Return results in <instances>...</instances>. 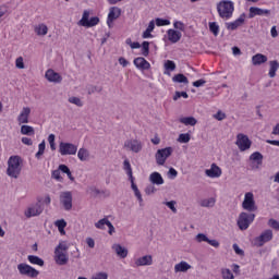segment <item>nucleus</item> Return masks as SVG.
I'll return each instance as SVG.
<instances>
[{"instance_id": "f257e3e1", "label": "nucleus", "mask_w": 279, "mask_h": 279, "mask_svg": "<svg viewBox=\"0 0 279 279\" xmlns=\"http://www.w3.org/2000/svg\"><path fill=\"white\" fill-rule=\"evenodd\" d=\"M69 242L61 241L54 248V263L63 266L69 263Z\"/></svg>"}, {"instance_id": "f03ea898", "label": "nucleus", "mask_w": 279, "mask_h": 279, "mask_svg": "<svg viewBox=\"0 0 279 279\" xmlns=\"http://www.w3.org/2000/svg\"><path fill=\"white\" fill-rule=\"evenodd\" d=\"M22 162L23 159L21 158V156H11L8 160L7 175H9V178H14V180H17L19 175H21Z\"/></svg>"}, {"instance_id": "7ed1b4c3", "label": "nucleus", "mask_w": 279, "mask_h": 279, "mask_svg": "<svg viewBox=\"0 0 279 279\" xmlns=\"http://www.w3.org/2000/svg\"><path fill=\"white\" fill-rule=\"evenodd\" d=\"M217 10L220 19H232V14H234V2L222 0L217 4Z\"/></svg>"}, {"instance_id": "20e7f679", "label": "nucleus", "mask_w": 279, "mask_h": 279, "mask_svg": "<svg viewBox=\"0 0 279 279\" xmlns=\"http://www.w3.org/2000/svg\"><path fill=\"white\" fill-rule=\"evenodd\" d=\"M254 219H256V215L252 211H242L238 218V227L241 230H247V228H250V226L254 222Z\"/></svg>"}, {"instance_id": "39448f33", "label": "nucleus", "mask_w": 279, "mask_h": 279, "mask_svg": "<svg viewBox=\"0 0 279 279\" xmlns=\"http://www.w3.org/2000/svg\"><path fill=\"white\" fill-rule=\"evenodd\" d=\"M44 210L45 207L43 206V203L38 201L37 203L31 204L26 208V210L24 211V216L26 217V219H32V217H40Z\"/></svg>"}, {"instance_id": "423d86ee", "label": "nucleus", "mask_w": 279, "mask_h": 279, "mask_svg": "<svg viewBox=\"0 0 279 279\" xmlns=\"http://www.w3.org/2000/svg\"><path fill=\"white\" fill-rule=\"evenodd\" d=\"M17 270L21 276H26L27 278H38V276L40 275V271L26 263L19 264Z\"/></svg>"}, {"instance_id": "0eeeda50", "label": "nucleus", "mask_w": 279, "mask_h": 279, "mask_svg": "<svg viewBox=\"0 0 279 279\" xmlns=\"http://www.w3.org/2000/svg\"><path fill=\"white\" fill-rule=\"evenodd\" d=\"M242 208L243 210H247V213H256V210H258V206H256V201H254V193H245L244 201L242 202Z\"/></svg>"}, {"instance_id": "6e6552de", "label": "nucleus", "mask_w": 279, "mask_h": 279, "mask_svg": "<svg viewBox=\"0 0 279 279\" xmlns=\"http://www.w3.org/2000/svg\"><path fill=\"white\" fill-rule=\"evenodd\" d=\"M235 145L240 151H247V149L252 147V140H250L247 135L239 133L236 135Z\"/></svg>"}, {"instance_id": "1a4fd4ad", "label": "nucleus", "mask_w": 279, "mask_h": 279, "mask_svg": "<svg viewBox=\"0 0 279 279\" xmlns=\"http://www.w3.org/2000/svg\"><path fill=\"white\" fill-rule=\"evenodd\" d=\"M171 154H173V147L158 149L155 155L157 165H159V167H162V165L167 162V158H169Z\"/></svg>"}, {"instance_id": "9d476101", "label": "nucleus", "mask_w": 279, "mask_h": 279, "mask_svg": "<svg viewBox=\"0 0 279 279\" xmlns=\"http://www.w3.org/2000/svg\"><path fill=\"white\" fill-rule=\"evenodd\" d=\"M59 154H61V156H75L77 154V146L75 144L61 142L59 144Z\"/></svg>"}, {"instance_id": "9b49d317", "label": "nucleus", "mask_w": 279, "mask_h": 279, "mask_svg": "<svg viewBox=\"0 0 279 279\" xmlns=\"http://www.w3.org/2000/svg\"><path fill=\"white\" fill-rule=\"evenodd\" d=\"M124 148L133 154H140L143 150V143L138 140H128L124 142Z\"/></svg>"}, {"instance_id": "f8f14e48", "label": "nucleus", "mask_w": 279, "mask_h": 279, "mask_svg": "<svg viewBox=\"0 0 279 279\" xmlns=\"http://www.w3.org/2000/svg\"><path fill=\"white\" fill-rule=\"evenodd\" d=\"M60 203L64 210H71L73 208V194L71 192H61Z\"/></svg>"}, {"instance_id": "ddd939ff", "label": "nucleus", "mask_w": 279, "mask_h": 279, "mask_svg": "<svg viewBox=\"0 0 279 279\" xmlns=\"http://www.w3.org/2000/svg\"><path fill=\"white\" fill-rule=\"evenodd\" d=\"M45 78L52 84H62V75L54 72L53 69H48L45 73Z\"/></svg>"}, {"instance_id": "4468645a", "label": "nucleus", "mask_w": 279, "mask_h": 279, "mask_svg": "<svg viewBox=\"0 0 279 279\" xmlns=\"http://www.w3.org/2000/svg\"><path fill=\"white\" fill-rule=\"evenodd\" d=\"M274 239V231L271 229L265 230L259 236L256 238L259 247H263L265 243H269Z\"/></svg>"}, {"instance_id": "2eb2a0df", "label": "nucleus", "mask_w": 279, "mask_h": 279, "mask_svg": "<svg viewBox=\"0 0 279 279\" xmlns=\"http://www.w3.org/2000/svg\"><path fill=\"white\" fill-rule=\"evenodd\" d=\"M119 16H121V9H119V7H111L107 19L108 26L112 27V23H114Z\"/></svg>"}, {"instance_id": "dca6fc26", "label": "nucleus", "mask_w": 279, "mask_h": 279, "mask_svg": "<svg viewBox=\"0 0 279 279\" xmlns=\"http://www.w3.org/2000/svg\"><path fill=\"white\" fill-rule=\"evenodd\" d=\"M271 14L270 10L260 9L258 7H251L248 9V19H254V16H265Z\"/></svg>"}, {"instance_id": "f3484780", "label": "nucleus", "mask_w": 279, "mask_h": 279, "mask_svg": "<svg viewBox=\"0 0 279 279\" xmlns=\"http://www.w3.org/2000/svg\"><path fill=\"white\" fill-rule=\"evenodd\" d=\"M133 63L136 69H140V71H149V69H151V64L143 57L135 58Z\"/></svg>"}, {"instance_id": "a211bd4d", "label": "nucleus", "mask_w": 279, "mask_h": 279, "mask_svg": "<svg viewBox=\"0 0 279 279\" xmlns=\"http://www.w3.org/2000/svg\"><path fill=\"white\" fill-rule=\"evenodd\" d=\"M137 267H149L154 265V257L151 255H144L135 260Z\"/></svg>"}, {"instance_id": "6ab92c4d", "label": "nucleus", "mask_w": 279, "mask_h": 279, "mask_svg": "<svg viewBox=\"0 0 279 279\" xmlns=\"http://www.w3.org/2000/svg\"><path fill=\"white\" fill-rule=\"evenodd\" d=\"M221 168L217 163H211L210 169L205 170L207 178H221Z\"/></svg>"}, {"instance_id": "aec40b11", "label": "nucleus", "mask_w": 279, "mask_h": 279, "mask_svg": "<svg viewBox=\"0 0 279 279\" xmlns=\"http://www.w3.org/2000/svg\"><path fill=\"white\" fill-rule=\"evenodd\" d=\"M245 23V13H242L238 20L231 23H227V29H231V32H234V29H239L241 25Z\"/></svg>"}, {"instance_id": "412c9836", "label": "nucleus", "mask_w": 279, "mask_h": 279, "mask_svg": "<svg viewBox=\"0 0 279 279\" xmlns=\"http://www.w3.org/2000/svg\"><path fill=\"white\" fill-rule=\"evenodd\" d=\"M167 34H168V40L172 44L180 43L182 38V33L173 28L168 29Z\"/></svg>"}, {"instance_id": "4be33fe9", "label": "nucleus", "mask_w": 279, "mask_h": 279, "mask_svg": "<svg viewBox=\"0 0 279 279\" xmlns=\"http://www.w3.org/2000/svg\"><path fill=\"white\" fill-rule=\"evenodd\" d=\"M29 114H32V109L29 107H24L17 117L19 123H29Z\"/></svg>"}, {"instance_id": "5701e85b", "label": "nucleus", "mask_w": 279, "mask_h": 279, "mask_svg": "<svg viewBox=\"0 0 279 279\" xmlns=\"http://www.w3.org/2000/svg\"><path fill=\"white\" fill-rule=\"evenodd\" d=\"M267 62V56L263 53H256L252 57L253 66H260V64H265Z\"/></svg>"}, {"instance_id": "b1692460", "label": "nucleus", "mask_w": 279, "mask_h": 279, "mask_svg": "<svg viewBox=\"0 0 279 279\" xmlns=\"http://www.w3.org/2000/svg\"><path fill=\"white\" fill-rule=\"evenodd\" d=\"M149 182L156 184V186H160L165 184V179H162V174H160L159 172H153L149 175Z\"/></svg>"}, {"instance_id": "393cba45", "label": "nucleus", "mask_w": 279, "mask_h": 279, "mask_svg": "<svg viewBox=\"0 0 279 279\" xmlns=\"http://www.w3.org/2000/svg\"><path fill=\"white\" fill-rule=\"evenodd\" d=\"M112 250H114L117 256L120 258H128V248L123 247L121 244H113Z\"/></svg>"}, {"instance_id": "a878e982", "label": "nucleus", "mask_w": 279, "mask_h": 279, "mask_svg": "<svg viewBox=\"0 0 279 279\" xmlns=\"http://www.w3.org/2000/svg\"><path fill=\"white\" fill-rule=\"evenodd\" d=\"M77 158L81 160V162H86L90 160V151L86 148H80L77 151Z\"/></svg>"}, {"instance_id": "bb28decb", "label": "nucleus", "mask_w": 279, "mask_h": 279, "mask_svg": "<svg viewBox=\"0 0 279 279\" xmlns=\"http://www.w3.org/2000/svg\"><path fill=\"white\" fill-rule=\"evenodd\" d=\"M34 32L38 36H47V34L49 32V27H47L45 23H41V24L34 26Z\"/></svg>"}, {"instance_id": "cd10ccee", "label": "nucleus", "mask_w": 279, "mask_h": 279, "mask_svg": "<svg viewBox=\"0 0 279 279\" xmlns=\"http://www.w3.org/2000/svg\"><path fill=\"white\" fill-rule=\"evenodd\" d=\"M191 264L186 263V262H181L179 264H175L174 266V271L175 274L182 272L185 274V271H189V269H191Z\"/></svg>"}, {"instance_id": "c85d7f7f", "label": "nucleus", "mask_w": 279, "mask_h": 279, "mask_svg": "<svg viewBox=\"0 0 279 279\" xmlns=\"http://www.w3.org/2000/svg\"><path fill=\"white\" fill-rule=\"evenodd\" d=\"M27 260L28 263H31V265H38V267H45V260L36 255H28Z\"/></svg>"}, {"instance_id": "c756f323", "label": "nucleus", "mask_w": 279, "mask_h": 279, "mask_svg": "<svg viewBox=\"0 0 279 279\" xmlns=\"http://www.w3.org/2000/svg\"><path fill=\"white\" fill-rule=\"evenodd\" d=\"M131 189L134 192L137 202H140V206H143V194H141V190H138V186L136 185V183H134V180L131 181Z\"/></svg>"}, {"instance_id": "7c9ffc66", "label": "nucleus", "mask_w": 279, "mask_h": 279, "mask_svg": "<svg viewBox=\"0 0 279 279\" xmlns=\"http://www.w3.org/2000/svg\"><path fill=\"white\" fill-rule=\"evenodd\" d=\"M269 66H270L268 72L269 77H276V72L279 69L278 60L269 61Z\"/></svg>"}, {"instance_id": "2f4dec72", "label": "nucleus", "mask_w": 279, "mask_h": 279, "mask_svg": "<svg viewBox=\"0 0 279 279\" xmlns=\"http://www.w3.org/2000/svg\"><path fill=\"white\" fill-rule=\"evenodd\" d=\"M179 121L183 124V125H197V119H195V117H183L180 118Z\"/></svg>"}, {"instance_id": "473e14b6", "label": "nucleus", "mask_w": 279, "mask_h": 279, "mask_svg": "<svg viewBox=\"0 0 279 279\" xmlns=\"http://www.w3.org/2000/svg\"><path fill=\"white\" fill-rule=\"evenodd\" d=\"M123 169L126 171V175L129 177L130 182L134 181V175L132 173V165H130V160L125 159L123 161Z\"/></svg>"}, {"instance_id": "72a5a7b5", "label": "nucleus", "mask_w": 279, "mask_h": 279, "mask_svg": "<svg viewBox=\"0 0 279 279\" xmlns=\"http://www.w3.org/2000/svg\"><path fill=\"white\" fill-rule=\"evenodd\" d=\"M59 171H61L62 173H65L69 180H71V182H75V177H73V174L71 173V169L69 168V166L59 165Z\"/></svg>"}, {"instance_id": "f704fd0d", "label": "nucleus", "mask_w": 279, "mask_h": 279, "mask_svg": "<svg viewBox=\"0 0 279 279\" xmlns=\"http://www.w3.org/2000/svg\"><path fill=\"white\" fill-rule=\"evenodd\" d=\"M172 82L175 84H189V78L184 74H177L172 77Z\"/></svg>"}, {"instance_id": "c9c22d12", "label": "nucleus", "mask_w": 279, "mask_h": 279, "mask_svg": "<svg viewBox=\"0 0 279 279\" xmlns=\"http://www.w3.org/2000/svg\"><path fill=\"white\" fill-rule=\"evenodd\" d=\"M215 198L210 197V198H205L203 201H201L199 205L202 206V208H213L215 206Z\"/></svg>"}, {"instance_id": "e433bc0d", "label": "nucleus", "mask_w": 279, "mask_h": 279, "mask_svg": "<svg viewBox=\"0 0 279 279\" xmlns=\"http://www.w3.org/2000/svg\"><path fill=\"white\" fill-rule=\"evenodd\" d=\"M250 160L257 162V165H263V154H260V151H255L250 156Z\"/></svg>"}, {"instance_id": "4c0bfd02", "label": "nucleus", "mask_w": 279, "mask_h": 279, "mask_svg": "<svg viewBox=\"0 0 279 279\" xmlns=\"http://www.w3.org/2000/svg\"><path fill=\"white\" fill-rule=\"evenodd\" d=\"M21 134H24L25 136H34L35 131L31 125H22L21 126Z\"/></svg>"}, {"instance_id": "58836bf2", "label": "nucleus", "mask_w": 279, "mask_h": 279, "mask_svg": "<svg viewBox=\"0 0 279 279\" xmlns=\"http://www.w3.org/2000/svg\"><path fill=\"white\" fill-rule=\"evenodd\" d=\"M90 17V12L84 11L82 19L78 21L77 25H81V27H86L88 24V19Z\"/></svg>"}, {"instance_id": "ea45409f", "label": "nucleus", "mask_w": 279, "mask_h": 279, "mask_svg": "<svg viewBox=\"0 0 279 279\" xmlns=\"http://www.w3.org/2000/svg\"><path fill=\"white\" fill-rule=\"evenodd\" d=\"M109 221L110 220L108 218H102L95 223V228H97L98 230H106L105 226H108Z\"/></svg>"}, {"instance_id": "a19ab883", "label": "nucleus", "mask_w": 279, "mask_h": 279, "mask_svg": "<svg viewBox=\"0 0 279 279\" xmlns=\"http://www.w3.org/2000/svg\"><path fill=\"white\" fill-rule=\"evenodd\" d=\"M45 149H46V144L45 141H43L39 145H38V151L35 155V158H37V160H40V158L43 157V155L45 154Z\"/></svg>"}, {"instance_id": "79ce46f5", "label": "nucleus", "mask_w": 279, "mask_h": 279, "mask_svg": "<svg viewBox=\"0 0 279 279\" xmlns=\"http://www.w3.org/2000/svg\"><path fill=\"white\" fill-rule=\"evenodd\" d=\"M222 279H234V275L230 268H222L221 269Z\"/></svg>"}, {"instance_id": "37998d69", "label": "nucleus", "mask_w": 279, "mask_h": 279, "mask_svg": "<svg viewBox=\"0 0 279 279\" xmlns=\"http://www.w3.org/2000/svg\"><path fill=\"white\" fill-rule=\"evenodd\" d=\"M209 32H211L214 36H219V25L217 24V22L209 23Z\"/></svg>"}, {"instance_id": "c03bdc74", "label": "nucleus", "mask_w": 279, "mask_h": 279, "mask_svg": "<svg viewBox=\"0 0 279 279\" xmlns=\"http://www.w3.org/2000/svg\"><path fill=\"white\" fill-rule=\"evenodd\" d=\"M69 102L74 104V106H77L78 108H82V106H84V102L82 101V99H80V97H75V96L70 97Z\"/></svg>"}, {"instance_id": "a18cd8bd", "label": "nucleus", "mask_w": 279, "mask_h": 279, "mask_svg": "<svg viewBox=\"0 0 279 279\" xmlns=\"http://www.w3.org/2000/svg\"><path fill=\"white\" fill-rule=\"evenodd\" d=\"M142 56H144V58H147V56H149V41H143Z\"/></svg>"}, {"instance_id": "49530a36", "label": "nucleus", "mask_w": 279, "mask_h": 279, "mask_svg": "<svg viewBox=\"0 0 279 279\" xmlns=\"http://www.w3.org/2000/svg\"><path fill=\"white\" fill-rule=\"evenodd\" d=\"M155 23L157 27H165V25H171V22L169 20L157 17L155 20Z\"/></svg>"}, {"instance_id": "de8ad7c7", "label": "nucleus", "mask_w": 279, "mask_h": 279, "mask_svg": "<svg viewBox=\"0 0 279 279\" xmlns=\"http://www.w3.org/2000/svg\"><path fill=\"white\" fill-rule=\"evenodd\" d=\"M181 97H183V99H189V94L186 92H175L173 95V101H178Z\"/></svg>"}, {"instance_id": "09e8293b", "label": "nucleus", "mask_w": 279, "mask_h": 279, "mask_svg": "<svg viewBox=\"0 0 279 279\" xmlns=\"http://www.w3.org/2000/svg\"><path fill=\"white\" fill-rule=\"evenodd\" d=\"M179 143H189L191 141V134L189 133H181L178 138Z\"/></svg>"}, {"instance_id": "8fccbe9b", "label": "nucleus", "mask_w": 279, "mask_h": 279, "mask_svg": "<svg viewBox=\"0 0 279 279\" xmlns=\"http://www.w3.org/2000/svg\"><path fill=\"white\" fill-rule=\"evenodd\" d=\"M60 171H62V170H60V168H58L57 170H53L51 173V178L53 180H57L58 182H62V180H63L62 175L60 174Z\"/></svg>"}, {"instance_id": "3c124183", "label": "nucleus", "mask_w": 279, "mask_h": 279, "mask_svg": "<svg viewBox=\"0 0 279 279\" xmlns=\"http://www.w3.org/2000/svg\"><path fill=\"white\" fill-rule=\"evenodd\" d=\"M95 25H99V19L97 16L90 17L85 27H95Z\"/></svg>"}, {"instance_id": "603ef678", "label": "nucleus", "mask_w": 279, "mask_h": 279, "mask_svg": "<svg viewBox=\"0 0 279 279\" xmlns=\"http://www.w3.org/2000/svg\"><path fill=\"white\" fill-rule=\"evenodd\" d=\"M268 226H269V228H272V230L279 231V221L278 220L270 218L268 220Z\"/></svg>"}, {"instance_id": "864d4df0", "label": "nucleus", "mask_w": 279, "mask_h": 279, "mask_svg": "<svg viewBox=\"0 0 279 279\" xmlns=\"http://www.w3.org/2000/svg\"><path fill=\"white\" fill-rule=\"evenodd\" d=\"M165 206H168L172 213H178V208H175V204H178L175 201L165 202Z\"/></svg>"}, {"instance_id": "5fc2aeb1", "label": "nucleus", "mask_w": 279, "mask_h": 279, "mask_svg": "<svg viewBox=\"0 0 279 279\" xmlns=\"http://www.w3.org/2000/svg\"><path fill=\"white\" fill-rule=\"evenodd\" d=\"M196 241L197 243H208V235L207 234H204V233H198L196 235Z\"/></svg>"}, {"instance_id": "6e6d98bb", "label": "nucleus", "mask_w": 279, "mask_h": 279, "mask_svg": "<svg viewBox=\"0 0 279 279\" xmlns=\"http://www.w3.org/2000/svg\"><path fill=\"white\" fill-rule=\"evenodd\" d=\"M166 71H175V62L168 60L165 63Z\"/></svg>"}, {"instance_id": "4d7b16f0", "label": "nucleus", "mask_w": 279, "mask_h": 279, "mask_svg": "<svg viewBox=\"0 0 279 279\" xmlns=\"http://www.w3.org/2000/svg\"><path fill=\"white\" fill-rule=\"evenodd\" d=\"M104 90V87L101 86H90L88 88V95H94V93H101Z\"/></svg>"}, {"instance_id": "13d9d810", "label": "nucleus", "mask_w": 279, "mask_h": 279, "mask_svg": "<svg viewBox=\"0 0 279 279\" xmlns=\"http://www.w3.org/2000/svg\"><path fill=\"white\" fill-rule=\"evenodd\" d=\"M15 66L16 69H25V62L23 61V57H19L15 60Z\"/></svg>"}, {"instance_id": "bf43d9fd", "label": "nucleus", "mask_w": 279, "mask_h": 279, "mask_svg": "<svg viewBox=\"0 0 279 279\" xmlns=\"http://www.w3.org/2000/svg\"><path fill=\"white\" fill-rule=\"evenodd\" d=\"M168 177L171 180H175V178H178V170L174 169V168H170L169 171H168Z\"/></svg>"}, {"instance_id": "052dcab7", "label": "nucleus", "mask_w": 279, "mask_h": 279, "mask_svg": "<svg viewBox=\"0 0 279 279\" xmlns=\"http://www.w3.org/2000/svg\"><path fill=\"white\" fill-rule=\"evenodd\" d=\"M233 250L238 256H245V252L239 247V244L234 243L233 244Z\"/></svg>"}, {"instance_id": "680f3d73", "label": "nucleus", "mask_w": 279, "mask_h": 279, "mask_svg": "<svg viewBox=\"0 0 279 279\" xmlns=\"http://www.w3.org/2000/svg\"><path fill=\"white\" fill-rule=\"evenodd\" d=\"M54 226L58 228V229H62V228H66V220L65 219H60V220H57L54 222Z\"/></svg>"}, {"instance_id": "e2e57ef3", "label": "nucleus", "mask_w": 279, "mask_h": 279, "mask_svg": "<svg viewBox=\"0 0 279 279\" xmlns=\"http://www.w3.org/2000/svg\"><path fill=\"white\" fill-rule=\"evenodd\" d=\"M173 27L174 29H179L180 32H184L185 29L184 23L178 21L173 23Z\"/></svg>"}, {"instance_id": "0e129e2a", "label": "nucleus", "mask_w": 279, "mask_h": 279, "mask_svg": "<svg viewBox=\"0 0 279 279\" xmlns=\"http://www.w3.org/2000/svg\"><path fill=\"white\" fill-rule=\"evenodd\" d=\"M145 193H146V195H154V193H156V186H154V185H148V186L145 189Z\"/></svg>"}, {"instance_id": "69168bd1", "label": "nucleus", "mask_w": 279, "mask_h": 279, "mask_svg": "<svg viewBox=\"0 0 279 279\" xmlns=\"http://www.w3.org/2000/svg\"><path fill=\"white\" fill-rule=\"evenodd\" d=\"M192 84L195 88H199L201 86H204V84H206V80L201 78L198 81L193 82Z\"/></svg>"}, {"instance_id": "338daca9", "label": "nucleus", "mask_w": 279, "mask_h": 279, "mask_svg": "<svg viewBox=\"0 0 279 279\" xmlns=\"http://www.w3.org/2000/svg\"><path fill=\"white\" fill-rule=\"evenodd\" d=\"M214 119H217V121H223L226 119V113L218 111L215 116Z\"/></svg>"}, {"instance_id": "774afa93", "label": "nucleus", "mask_w": 279, "mask_h": 279, "mask_svg": "<svg viewBox=\"0 0 279 279\" xmlns=\"http://www.w3.org/2000/svg\"><path fill=\"white\" fill-rule=\"evenodd\" d=\"M93 279H108V275L106 272H98Z\"/></svg>"}]
</instances>
